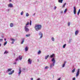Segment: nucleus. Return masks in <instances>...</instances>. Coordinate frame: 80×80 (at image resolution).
I'll list each match as a JSON object with an SVG mask.
<instances>
[{"mask_svg":"<svg viewBox=\"0 0 80 80\" xmlns=\"http://www.w3.org/2000/svg\"><path fill=\"white\" fill-rule=\"evenodd\" d=\"M50 58H53L51 59V61L53 62V63L51 64L50 66V67L51 68H52L53 66L55 65V54H52V55L50 56Z\"/></svg>","mask_w":80,"mask_h":80,"instance_id":"f257e3e1","label":"nucleus"},{"mask_svg":"<svg viewBox=\"0 0 80 80\" xmlns=\"http://www.w3.org/2000/svg\"><path fill=\"white\" fill-rule=\"evenodd\" d=\"M35 28L36 31L40 30L42 29V25L36 24L35 25Z\"/></svg>","mask_w":80,"mask_h":80,"instance_id":"f03ea898","label":"nucleus"},{"mask_svg":"<svg viewBox=\"0 0 80 80\" xmlns=\"http://www.w3.org/2000/svg\"><path fill=\"white\" fill-rule=\"evenodd\" d=\"M28 27L27 26H25L24 27V30L25 31V32H28L29 31V29H28Z\"/></svg>","mask_w":80,"mask_h":80,"instance_id":"7ed1b4c3","label":"nucleus"},{"mask_svg":"<svg viewBox=\"0 0 80 80\" xmlns=\"http://www.w3.org/2000/svg\"><path fill=\"white\" fill-rule=\"evenodd\" d=\"M79 74H80V69H78V70L77 72L76 73V77H78V76L79 75Z\"/></svg>","mask_w":80,"mask_h":80,"instance_id":"20e7f679","label":"nucleus"},{"mask_svg":"<svg viewBox=\"0 0 80 80\" xmlns=\"http://www.w3.org/2000/svg\"><path fill=\"white\" fill-rule=\"evenodd\" d=\"M39 36H40V38H42V37H43V34L42 33V32H40L39 33Z\"/></svg>","mask_w":80,"mask_h":80,"instance_id":"39448f33","label":"nucleus"},{"mask_svg":"<svg viewBox=\"0 0 80 80\" xmlns=\"http://www.w3.org/2000/svg\"><path fill=\"white\" fill-rule=\"evenodd\" d=\"M21 73H22V70L21 69V68H19V72L18 73V75L19 76H20V75L21 74Z\"/></svg>","mask_w":80,"mask_h":80,"instance_id":"423d86ee","label":"nucleus"},{"mask_svg":"<svg viewBox=\"0 0 80 80\" xmlns=\"http://www.w3.org/2000/svg\"><path fill=\"white\" fill-rule=\"evenodd\" d=\"M8 7H10V8H12V7H13V4L11 3H10L9 4H8Z\"/></svg>","mask_w":80,"mask_h":80,"instance_id":"0eeeda50","label":"nucleus"},{"mask_svg":"<svg viewBox=\"0 0 80 80\" xmlns=\"http://www.w3.org/2000/svg\"><path fill=\"white\" fill-rule=\"evenodd\" d=\"M28 64H32V62L31 61V60H30V58H29L28 60Z\"/></svg>","mask_w":80,"mask_h":80,"instance_id":"6e6552de","label":"nucleus"},{"mask_svg":"<svg viewBox=\"0 0 80 80\" xmlns=\"http://www.w3.org/2000/svg\"><path fill=\"white\" fill-rule=\"evenodd\" d=\"M78 33H79V30H77L75 32V35H77L78 34Z\"/></svg>","mask_w":80,"mask_h":80,"instance_id":"1a4fd4ad","label":"nucleus"},{"mask_svg":"<svg viewBox=\"0 0 80 80\" xmlns=\"http://www.w3.org/2000/svg\"><path fill=\"white\" fill-rule=\"evenodd\" d=\"M15 72V71H14V70H13L11 72H9L8 73L9 75H12V74H13V73H14V72Z\"/></svg>","mask_w":80,"mask_h":80,"instance_id":"9d476101","label":"nucleus"},{"mask_svg":"<svg viewBox=\"0 0 80 80\" xmlns=\"http://www.w3.org/2000/svg\"><path fill=\"white\" fill-rule=\"evenodd\" d=\"M13 23H10V26L11 27H13Z\"/></svg>","mask_w":80,"mask_h":80,"instance_id":"9b49d317","label":"nucleus"},{"mask_svg":"<svg viewBox=\"0 0 80 80\" xmlns=\"http://www.w3.org/2000/svg\"><path fill=\"white\" fill-rule=\"evenodd\" d=\"M28 50V48L27 47H26L25 48V52H27Z\"/></svg>","mask_w":80,"mask_h":80,"instance_id":"f8f14e48","label":"nucleus"},{"mask_svg":"<svg viewBox=\"0 0 80 80\" xmlns=\"http://www.w3.org/2000/svg\"><path fill=\"white\" fill-rule=\"evenodd\" d=\"M24 40H25V39H24V38H23L22 39V41L21 43V44H23V42H24Z\"/></svg>","mask_w":80,"mask_h":80,"instance_id":"ddd939ff","label":"nucleus"},{"mask_svg":"<svg viewBox=\"0 0 80 80\" xmlns=\"http://www.w3.org/2000/svg\"><path fill=\"white\" fill-rule=\"evenodd\" d=\"M19 59L20 60H21L22 59V56H19Z\"/></svg>","mask_w":80,"mask_h":80,"instance_id":"4468645a","label":"nucleus"},{"mask_svg":"<svg viewBox=\"0 0 80 80\" xmlns=\"http://www.w3.org/2000/svg\"><path fill=\"white\" fill-rule=\"evenodd\" d=\"M29 25V22H27V23L26 24V26H25V27H28V25Z\"/></svg>","mask_w":80,"mask_h":80,"instance_id":"2eb2a0df","label":"nucleus"},{"mask_svg":"<svg viewBox=\"0 0 80 80\" xmlns=\"http://www.w3.org/2000/svg\"><path fill=\"white\" fill-rule=\"evenodd\" d=\"M12 70V68H9V69H8V72H11V71Z\"/></svg>","mask_w":80,"mask_h":80,"instance_id":"dca6fc26","label":"nucleus"},{"mask_svg":"<svg viewBox=\"0 0 80 80\" xmlns=\"http://www.w3.org/2000/svg\"><path fill=\"white\" fill-rule=\"evenodd\" d=\"M75 72V68H74L73 70L72 71V73H74Z\"/></svg>","mask_w":80,"mask_h":80,"instance_id":"f3484780","label":"nucleus"},{"mask_svg":"<svg viewBox=\"0 0 80 80\" xmlns=\"http://www.w3.org/2000/svg\"><path fill=\"white\" fill-rule=\"evenodd\" d=\"M49 57V56L48 55H47V56H45V59L46 60L47 59V58H48Z\"/></svg>","mask_w":80,"mask_h":80,"instance_id":"a211bd4d","label":"nucleus"},{"mask_svg":"<svg viewBox=\"0 0 80 80\" xmlns=\"http://www.w3.org/2000/svg\"><path fill=\"white\" fill-rule=\"evenodd\" d=\"M58 2L59 3H62L63 2V1L62 0H58Z\"/></svg>","mask_w":80,"mask_h":80,"instance_id":"6ab92c4d","label":"nucleus"},{"mask_svg":"<svg viewBox=\"0 0 80 80\" xmlns=\"http://www.w3.org/2000/svg\"><path fill=\"white\" fill-rule=\"evenodd\" d=\"M30 34H26V37H28L30 36Z\"/></svg>","mask_w":80,"mask_h":80,"instance_id":"aec40b11","label":"nucleus"},{"mask_svg":"<svg viewBox=\"0 0 80 80\" xmlns=\"http://www.w3.org/2000/svg\"><path fill=\"white\" fill-rule=\"evenodd\" d=\"M10 40L11 41H12L13 42H14L15 41V39H13L12 38H10Z\"/></svg>","mask_w":80,"mask_h":80,"instance_id":"412c9836","label":"nucleus"},{"mask_svg":"<svg viewBox=\"0 0 80 80\" xmlns=\"http://www.w3.org/2000/svg\"><path fill=\"white\" fill-rule=\"evenodd\" d=\"M65 63H66V62H65L64 63V64H63V65H62V68H63V67H65Z\"/></svg>","mask_w":80,"mask_h":80,"instance_id":"4be33fe9","label":"nucleus"},{"mask_svg":"<svg viewBox=\"0 0 80 80\" xmlns=\"http://www.w3.org/2000/svg\"><path fill=\"white\" fill-rule=\"evenodd\" d=\"M65 47H66V44H65L63 45V48H65Z\"/></svg>","mask_w":80,"mask_h":80,"instance_id":"5701e85b","label":"nucleus"},{"mask_svg":"<svg viewBox=\"0 0 80 80\" xmlns=\"http://www.w3.org/2000/svg\"><path fill=\"white\" fill-rule=\"evenodd\" d=\"M7 41H6L5 42H4V46H5L6 45H7Z\"/></svg>","mask_w":80,"mask_h":80,"instance_id":"b1692460","label":"nucleus"},{"mask_svg":"<svg viewBox=\"0 0 80 80\" xmlns=\"http://www.w3.org/2000/svg\"><path fill=\"white\" fill-rule=\"evenodd\" d=\"M80 13V9L79 10V11H78V15H79V13Z\"/></svg>","mask_w":80,"mask_h":80,"instance_id":"393cba45","label":"nucleus"},{"mask_svg":"<svg viewBox=\"0 0 80 80\" xmlns=\"http://www.w3.org/2000/svg\"><path fill=\"white\" fill-rule=\"evenodd\" d=\"M51 39L52 41H53V42H54V41L55 40V39H54V38L53 37H52Z\"/></svg>","mask_w":80,"mask_h":80,"instance_id":"a878e982","label":"nucleus"},{"mask_svg":"<svg viewBox=\"0 0 80 80\" xmlns=\"http://www.w3.org/2000/svg\"><path fill=\"white\" fill-rule=\"evenodd\" d=\"M38 55H39V54H40V53H41V51H40V50H39L38 52Z\"/></svg>","mask_w":80,"mask_h":80,"instance_id":"bb28decb","label":"nucleus"},{"mask_svg":"<svg viewBox=\"0 0 80 80\" xmlns=\"http://www.w3.org/2000/svg\"><path fill=\"white\" fill-rule=\"evenodd\" d=\"M26 17H28L29 16V14L28 13H26Z\"/></svg>","mask_w":80,"mask_h":80,"instance_id":"cd10ccee","label":"nucleus"},{"mask_svg":"<svg viewBox=\"0 0 80 80\" xmlns=\"http://www.w3.org/2000/svg\"><path fill=\"white\" fill-rule=\"evenodd\" d=\"M48 68V66H46L45 68V70H47Z\"/></svg>","mask_w":80,"mask_h":80,"instance_id":"c85d7f7f","label":"nucleus"},{"mask_svg":"<svg viewBox=\"0 0 80 80\" xmlns=\"http://www.w3.org/2000/svg\"><path fill=\"white\" fill-rule=\"evenodd\" d=\"M23 12L22 11L21 13V15H23Z\"/></svg>","mask_w":80,"mask_h":80,"instance_id":"c756f323","label":"nucleus"},{"mask_svg":"<svg viewBox=\"0 0 80 80\" xmlns=\"http://www.w3.org/2000/svg\"><path fill=\"white\" fill-rule=\"evenodd\" d=\"M67 9H66L65 10H64V12L66 13L67 12Z\"/></svg>","mask_w":80,"mask_h":80,"instance_id":"7c9ffc66","label":"nucleus"},{"mask_svg":"<svg viewBox=\"0 0 80 80\" xmlns=\"http://www.w3.org/2000/svg\"><path fill=\"white\" fill-rule=\"evenodd\" d=\"M75 15L76 14V10H75L73 11Z\"/></svg>","mask_w":80,"mask_h":80,"instance_id":"2f4dec72","label":"nucleus"},{"mask_svg":"<svg viewBox=\"0 0 80 80\" xmlns=\"http://www.w3.org/2000/svg\"><path fill=\"white\" fill-rule=\"evenodd\" d=\"M8 53V52H7V51H6L4 52V54Z\"/></svg>","mask_w":80,"mask_h":80,"instance_id":"473e14b6","label":"nucleus"},{"mask_svg":"<svg viewBox=\"0 0 80 80\" xmlns=\"http://www.w3.org/2000/svg\"><path fill=\"white\" fill-rule=\"evenodd\" d=\"M32 25V21L31 20H30V25Z\"/></svg>","mask_w":80,"mask_h":80,"instance_id":"72a5a7b5","label":"nucleus"},{"mask_svg":"<svg viewBox=\"0 0 80 80\" xmlns=\"http://www.w3.org/2000/svg\"><path fill=\"white\" fill-rule=\"evenodd\" d=\"M70 25V22H69L68 23V26L69 27Z\"/></svg>","mask_w":80,"mask_h":80,"instance_id":"f704fd0d","label":"nucleus"},{"mask_svg":"<svg viewBox=\"0 0 80 80\" xmlns=\"http://www.w3.org/2000/svg\"><path fill=\"white\" fill-rule=\"evenodd\" d=\"M18 58H16V59L15 60L16 62H17V61H18Z\"/></svg>","mask_w":80,"mask_h":80,"instance_id":"c9c22d12","label":"nucleus"},{"mask_svg":"<svg viewBox=\"0 0 80 80\" xmlns=\"http://www.w3.org/2000/svg\"><path fill=\"white\" fill-rule=\"evenodd\" d=\"M6 11L7 12H9L10 11V9H7Z\"/></svg>","mask_w":80,"mask_h":80,"instance_id":"e433bc0d","label":"nucleus"},{"mask_svg":"<svg viewBox=\"0 0 80 80\" xmlns=\"http://www.w3.org/2000/svg\"><path fill=\"white\" fill-rule=\"evenodd\" d=\"M76 10V8L75 7H74V11Z\"/></svg>","mask_w":80,"mask_h":80,"instance_id":"4c0bfd02","label":"nucleus"},{"mask_svg":"<svg viewBox=\"0 0 80 80\" xmlns=\"http://www.w3.org/2000/svg\"><path fill=\"white\" fill-rule=\"evenodd\" d=\"M2 41H3V39H0V42H2Z\"/></svg>","mask_w":80,"mask_h":80,"instance_id":"58836bf2","label":"nucleus"},{"mask_svg":"<svg viewBox=\"0 0 80 80\" xmlns=\"http://www.w3.org/2000/svg\"><path fill=\"white\" fill-rule=\"evenodd\" d=\"M56 8H57V7L56 6H55L54 8V10H56Z\"/></svg>","mask_w":80,"mask_h":80,"instance_id":"ea45409f","label":"nucleus"},{"mask_svg":"<svg viewBox=\"0 0 80 80\" xmlns=\"http://www.w3.org/2000/svg\"><path fill=\"white\" fill-rule=\"evenodd\" d=\"M75 78H72V80H75Z\"/></svg>","mask_w":80,"mask_h":80,"instance_id":"a19ab883","label":"nucleus"},{"mask_svg":"<svg viewBox=\"0 0 80 80\" xmlns=\"http://www.w3.org/2000/svg\"><path fill=\"white\" fill-rule=\"evenodd\" d=\"M16 63H17L16 62H15L14 63H13V64H14V65H16Z\"/></svg>","mask_w":80,"mask_h":80,"instance_id":"79ce46f5","label":"nucleus"},{"mask_svg":"<svg viewBox=\"0 0 80 80\" xmlns=\"http://www.w3.org/2000/svg\"><path fill=\"white\" fill-rule=\"evenodd\" d=\"M66 4H67V3L65 2L64 4V5L65 6L66 5Z\"/></svg>","mask_w":80,"mask_h":80,"instance_id":"37998d69","label":"nucleus"},{"mask_svg":"<svg viewBox=\"0 0 80 80\" xmlns=\"http://www.w3.org/2000/svg\"><path fill=\"white\" fill-rule=\"evenodd\" d=\"M65 6H64V5H63V6H62V8H65Z\"/></svg>","mask_w":80,"mask_h":80,"instance_id":"c03bdc74","label":"nucleus"},{"mask_svg":"<svg viewBox=\"0 0 80 80\" xmlns=\"http://www.w3.org/2000/svg\"><path fill=\"white\" fill-rule=\"evenodd\" d=\"M61 79V78H58V80H60Z\"/></svg>","mask_w":80,"mask_h":80,"instance_id":"a18cd8bd","label":"nucleus"},{"mask_svg":"<svg viewBox=\"0 0 80 80\" xmlns=\"http://www.w3.org/2000/svg\"><path fill=\"white\" fill-rule=\"evenodd\" d=\"M14 42V41H12V42H11L12 44H13Z\"/></svg>","mask_w":80,"mask_h":80,"instance_id":"49530a36","label":"nucleus"},{"mask_svg":"<svg viewBox=\"0 0 80 80\" xmlns=\"http://www.w3.org/2000/svg\"><path fill=\"white\" fill-rule=\"evenodd\" d=\"M60 13H61L62 14L63 13V11H61V12H60Z\"/></svg>","mask_w":80,"mask_h":80,"instance_id":"de8ad7c7","label":"nucleus"},{"mask_svg":"<svg viewBox=\"0 0 80 80\" xmlns=\"http://www.w3.org/2000/svg\"><path fill=\"white\" fill-rule=\"evenodd\" d=\"M37 80H40V78H38V79H37Z\"/></svg>","mask_w":80,"mask_h":80,"instance_id":"09e8293b","label":"nucleus"},{"mask_svg":"<svg viewBox=\"0 0 80 80\" xmlns=\"http://www.w3.org/2000/svg\"><path fill=\"white\" fill-rule=\"evenodd\" d=\"M2 38H4V37H3V36L2 35Z\"/></svg>","mask_w":80,"mask_h":80,"instance_id":"8fccbe9b","label":"nucleus"},{"mask_svg":"<svg viewBox=\"0 0 80 80\" xmlns=\"http://www.w3.org/2000/svg\"><path fill=\"white\" fill-rule=\"evenodd\" d=\"M31 80H33V78H31Z\"/></svg>","mask_w":80,"mask_h":80,"instance_id":"3c124183","label":"nucleus"},{"mask_svg":"<svg viewBox=\"0 0 80 80\" xmlns=\"http://www.w3.org/2000/svg\"><path fill=\"white\" fill-rule=\"evenodd\" d=\"M71 40H72V39H70V40H69V42H71Z\"/></svg>","mask_w":80,"mask_h":80,"instance_id":"603ef678","label":"nucleus"},{"mask_svg":"<svg viewBox=\"0 0 80 80\" xmlns=\"http://www.w3.org/2000/svg\"><path fill=\"white\" fill-rule=\"evenodd\" d=\"M23 70H25V68H23Z\"/></svg>","mask_w":80,"mask_h":80,"instance_id":"864d4df0","label":"nucleus"},{"mask_svg":"<svg viewBox=\"0 0 80 80\" xmlns=\"http://www.w3.org/2000/svg\"><path fill=\"white\" fill-rule=\"evenodd\" d=\"M35 15V13H34L33 14V16H34V15Z\"/></svg>","mask_w":80,"mask_h":80,"instance_id":"5fc2aeb1","label":"nucleus"},{"mask_svg":"<svg viewBox=\"0 0 80 80\" xmlns=\"http://www.w3.org/2000/svg\"><path fill=\"white\" fill-rule=\"evenodd\" d=\"M11 1H12V0H9V2H11Z\"/></svg>","mask_w":80,"mask_h":80,"instance_id":"6e6d98bb","label":"nucleus"},{"mask_svg":"<svg viewBox=\"0 0 80 80\" xmlns=\"http://www.w3.org/2000/svg\"><path fill=\"white\" fill-rule=\"evenodd\" d=\"M4 40H5V41H6V39L4 38Z\"/></svg>","mask_w":80,"mask_h":80,"instance_id":"4d7b16f0","label":"nucleus"},{"mask_svg":"<svg viewBox=\"0 0 80 80\" xmlns=\"http://www.w3.org/2000/svg\"><path fill=\"white\" fill-rule=\"evenodd\" d=\"M1 45H2V44H0V47H1Z\"/></svg>","mask_w":80,"mask_h":80,"instance_id":"13d9d810","label":"nucleus"},{"mask_svg":"<svg viewBox=\"0 0 80 80\" xmlns=\"http://www.w3.org/2000/svg\"><path fill=\"white\" fill-rule=\"evenodd\" d=\"M53 78H54V75H53Z\"/></svg>","mask_w":80,"mask_h":80,"instance_id":"bf43d9fd","label":"nucleus"},{"mask_svg":"<svg viewBox=\"0 0 80 80\" xmlns=\"http://www.w3.org/2000/svg\"><path fill=\"white\" fill-rule=\"evenodd\" d=\"M38 61H39L38 59Z\"/></svg>","mask_w":80,"mask_h":80,"instance_id":"052dcab7","label":"nucleus"}]
</instances>
